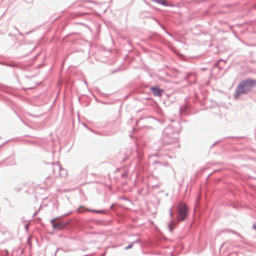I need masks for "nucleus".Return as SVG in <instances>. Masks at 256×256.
I'll use <instances>...</instances> for the list:
<instances>
[{"mask_svg": "<svg viewBox=\"0 0 256 256\" xmlns=\"http://www.w3.org/2000/svg\"><path fill=\"white\" fill-rule=\"evenodd\" d=\"M256 86V80L252 79H248L242 81L239 84L236 93L235 95V98H238L242 94H245L250 91L252 88Z\"/></svg>", "mask_w": 256, "mask_h": 256, "instance_id": "obj_1", "label": "nucleus"}, {"mask_svg": "<svg viewBox=\"0 0 256 256\" xmlns=\"http://www.w3.org/2000/svg\"><path fill=\"white\" fill-rule=\"evenodd\" d=\"M188 214V208L185 204L180 203L178 208V222H182L186 220Z\"/></svg>", "mask_w": 256, "mask_h": 256, "instance_id": "obj_2", "label": "nucleus"}, {"mask_svg": "<svg viewBox=\"0 0 256 256\" xmlns=\"http://www.w3.org/2000/svg\"><path fill=\"white\" fill-rule=\"evenodd\" d=\"M52 222L53 224V228L56 230H61L65 226V224L62 222H58L55 224L54 220H52Z\"/></svg>", "mask_w": 256, "mask_h": 256, "instance_id": "obj_3", "label": "nucleus"}, {"mask_svg": "<svg viewBox=\"0 0 256 256\" xmlns=\"http://www.w3.org/2000/svg\"><path fill=\"white\" fill-rule=\"evenodd\" d=\"M151 90L154 96H161L162 90H161L159 88H151Z\"/></svg>", "mask_w": 256, "mask_h": 256, "instance_id": "obj_4", "label": "nucleus"}, {"mask_svg": "<svg viewBox=\"0 0 256 256\" xmlns=\"http://www.w3.org/2000/svg\"><path fill=\"white\" fill-rule=\"evenodd\" d=\"M157 2L163 6H168V5L166 4V0H157Z\"/></svg>", "mask_w": 256, "mask_h": 256, "instance_id": "obj_5", "label": "nucleus"}, {"mask_svg": "<svg viewBox=\"0 0 256 256\" xmlns=\"http://www.w3.org/2000/svg\"><path fill=\"white\" fill-rule=\"evenodd\" d=\"M32 235H30L28 238V243L30 244V248L32 246Z\"/></svg>", "mask_w": 256, "mask_h": 256, "instance_id": "obj_6", "label": "nucleus"}, {"mask_svg": "<svg viewBox=\"0 0 256 256\" xmlns=\"http://www.w3.org/2000/svg\"><path fill=\"white\" fill-rule=\"evenodd\" d=\"M174 224L172 222L169 225L170 228V231H172L174 228Z\"/></svg>", "mask_w": 256, "mask_h": 256, "instance_id": "obj_7", "label": "nucleus"}, {"mask_svg": "<svg viewBox=\"0 0 256 256\" xmlns=\"http://www.w3.org/2000/svg\"><path fill=\"white\" fill-rule=\"evenodd\" d=\"M84 208L83 207H80L78 210V213H82L84 212V211L82 210V209Z\"/></svg>", "mask_w": 256, "mask_h": 256, "instance_id": "obj_8", "label": "nucleus"}, {"mask_svg": "<svg viewBox=\"0 0 256 256\" xmlns=\"http://www.w3.org/2000/svg\"><path fill=\"white\" fill-rule=\"evenodd\" d=\"M28 226L29 225L28 224H24V227H25V228L26 230L28 231Z\"/></svg>", "mask_w": 256, "mask_h": 256, "instance_id": "obj_9", "label": "nucleus"}, {"mask_svg": "<svg viewBox=\"0 0 256 256\" xmlns=\"http://www.w3.org/2000/svg\"><path fill=\"white\" fill-rule=\"evenodd\" d=\"M14 28L19 32L20 35L22 36V34L20 32H19L18 30L16 27H14Z\"/></svg>", "mask_w": 256, "mask_h": 256, "instance_id": "obj_10", "label": "nucleus"}, {"mask_svg": "<svg viewBox=\"0 0 256 256\" xmlns=\"http://www.w3.org/2000/svg\"><path fill=\"white\" fill-rule=\"evenodd\" d=\"M253 228H254L255 230H256V224H254V225L253 226Z\"/></svg>", "mask_w": 256, "mask_h": 256, "instance_id": "obj_11", "label": "nucleus"}, {"mask_svg": "<svg viewBox=\"0 0 256 256\" xmlns=\"http://www.w3.org/2000/svg\"><path fill=\"white\" fill-rule=\"evenodd\" d=\"M132 245H130V246H128L126 248V249L130 248H132Z\"/></svg>", "mask_w": 256, "mask_h": 256, "instance_id": "obj_12", "label": "nucleus"}, {"mask_svg": "<svg viewBox=\"0 0 256 256\" xmlns=\"http://www.w3.org/2000/svg\"><path fill=\"white\" fill-rule=\"evenodd\" d=\"M170 214L171 217L173 216V213L172 212H170Z\"/></svg>", "mask_w": 256, "mask_h": 256, "instance_id": "obj_13", "label": "nucleus"}, {"mask_svg": "<svg viewBox=\"0 0 256 256\" xmlns=\"http://www.w3.org/2000/svg\"><path fill=\"white\" fill-rule=\"evenodd\" d=\"M30 33H31V32L30 31V32H28L27 33V34H30Z\"/></svg>", "mask_w": 256, "mask_h": 256, "instance_id": "obj_14", "label": "nucleus"}, {"mask_svg": "<svg viewBox=\"0 0 256 256\" xmlns=\"http://www.w3.org/2000/svg\"><path fill=\"white\" fill-rule=\"evenodd\" d=\"M28 90H32V87L28 88Z\"/></svg>", "mask_w": 256, "mask_h": 256, "instance_id": "obj_15", "label": "nucleus"}, {"mask_svg": "<svg viewBox=\"0 0 256 256\" xmlns=\"http://www.w3.org/2000/svg\"><path fill=\"white\" fill-rule=\"evenodd\" d=\"M26 143L30 144V142L28 141V142H26Z\"/></svg>", "mask_w": 256, "mask_h": 256, "instance_id": "obj_16", "label": "nucleus"}]
</instances>
